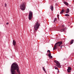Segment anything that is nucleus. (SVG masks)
Returning <instances> with one entry per match:
<instances>
[{
    "label": "nucleus",
    "mask_w": 74,
    "mask_h": 74,
    "mask_svg": "<svg viewBox=\"0 0 74 74\" xmlns=\"http://www.w3.org/2000/svg\"><path fill=\"white\" fill-rule=\"evenodd\" d=\"M55 69L56 70H58V67H56L55 68Z\"/></svg>",
    "instance_id": "4be33fe9"
},
{
    "label": "nucleus",
    "mask_w": 74,
    "mask_h": 74,
    "mask_svg": "<svg viewBox=\"0 0 74 74\" xmlns=\"http://www.w3.org/2000/svg\"><path fill=\"white\" fill-rule=\"evenodd\" d=\"M68 70H71V68L70 67H68Z\"/></svg>",
    "instance_id": "2eb2a0df"
},
{
    "label": "nucleus",
    "mask_w": 74,
    "mask_h": 74,
    "mask_svg": "<svg viewBox=\"0 0 74 74\" xmlns=\"http://www.w3.org/2000/svg\"><path fill=\"white\" fill-rule=\"evenodd\" d=\"M62 27H64V25H62Z\"/></svg>",
    "instance_id": "bb28decb"
},
{
    "label": "nucleus",
    "mask_w": 74,
    "mask_h": 74,
    "mask_svg": "<svg viewBox=\"0 0 74 74\" xmlns=\"http://www.w3.org/2000/svg\"><path fill=\"white\" fill-rule=\"evenodd\" d=\"M39 26H40V24L38 23V22L37 21L35 25L34 26V29L35 30H34V33L37 32V30H38V29Z\"/></svg>",
    "instance_id": "7ed1b4c3"
},
{
    "label": "nucleus",
    "mask_w": 74,
    "mask_h": 74,
    "mask_svg": "<svg viewBox=\"0 0 74 74\" xmlns=\"http://www.w3.org/2000/svg\"><path fill=\"white\" fill-rule=\"evenodd\" d=\"M50 9L52 11H53V6L52 5L51 6H50Z\"/></svg>",
    "instance_id": "9d476101"
},
{
    "label": "nucleus",
    "mask_w": 74,
    "mask_h": 74,
    "mask_svg": "<svg viewBox=\"0 0 74 74\" xmlns=\"http://www.w3.org/2000/svg\"><path fill=\"white\" fill-rule=\"evenodd\" d=\"M11 70L12 74H17L15 70H16L19 74L20 73V71L19 70V66L16 63H14L12 64Z\"/></svg>",
    "instance_id": "f257e3e1"
},
{
    "label": "nucleus",
    "mask_w": 74,
    "mask_h": 74,
    "mask_svg": "<svg viewBox=\"0 0 74 74\" xmlns=\"http://www.w3.org/2000/svg\"><path fill=\"white\" fill-rule=\"evenodd\" d=\"M5 7H7V4L5 3Z\"/></svg>",
    "instance_id": "5701e85b"
},
{
    "label": "nucleus",
    "mask_w": 74,
    "mask_h": 74,
    "mask_svg": "<svg viewBox=\"0 0 74 74\" xmlns=\"http://www.w3.org/2000/svg\"><path fill=\"white\" fill-rule=\"evenodd\" d=\"M13 44L14 46H15L16 45V42L14 40L13 41Z\"/></svg>",
    "instance_id": "0eeeda50"
},
{
    "label": "nucleus",
    "mask_w": 74,
    "mask_h": 74,
    "mask_svg": "<svg viewBox=\"0 0 74 74\" xmlns=\"http://www.w3.org/2000/svg\"><path fill=\"white\" fill-rule=\"evenodd\" d=\"M62 45H61V46H60V48L61 49L62 48Z\"/></svg>",
    "instance_id": "cd10ccee"
},
{
    "label": "nucleus",
    "mask_w": 74,
    "mask_h": 74,
    "mask_svg": "<svg viewBox=\"0 0 74 74\" xmlns=\"http://www.w3.org/2000/svg\"><path fill=\"white\" fill-rule=\"evenodd\" d=\"M57 16H57L58 18H59V15H58V14Z\"/></svg>",
    "instance_id": "412c9836"
},
{
    "label": "nucleus",
    "mask_w": 74,
    "mask_h": 74,
    "mask_svg": "<svg viewBox=\"0 0 74 74\" xmlns=\"http://www.w3.org/2000/svg\"><path fill=\"white\" fill-rule=\"evenodd\" d=\"M62 42H58L57 43H56L54 45V47L53 48V50H55V49H57L58 48V46H60V45H62Z\"/></svg>",
    "instance_id": "f03ea898"
},
{
    "label": "nucleus",
    "mask_w": 74,
    "mask_h": 74,
    "mask_svg": "<svg viewBox=\"0 0 74 74\" xmlns=\"http://www.w3.org/2000/svg\"><path fill=\"white\" fill-rule=\"evenodd\" d=\"M42 69L44 71H45V73H46V71H45V68H44V67H42Z\"/></svg>",
    "instance_id": "4468645a"
},
{
    "label": "nucleus",
    "mask_w": 74,
    "mask_h": 74,
    "mask_svg": "<svg viewBox=\"0 0 74 74\" xmlns=\"http://www.w3.org/2000/svg\"><path fill=\"white\" fill-rule=\"evenodd\" d=\"M73 42H74V39H73L70 42L71 44H72Z\"/></svg>",
    "instance_id": "ddd939ff"
},
{
    "label": "nucleus",
    "mask_w": 74,
    "mask_h": 74,
    "mask_svg": "<svg viewBox=\"0 0 74 74\" xmlns=\"http://www.w3.org/2000/svg\"><path fill=\"white\" fill-rule=\"evenodd\" d=\"M26 3L25 2H23L21 4L20 7L21 10L24 11L25 10L26 8Z\"/></svg>",
    "instance_id": "20e7f679"
},
{
    "label": "nucleus",
    "mask_w": 74,
    "mask_h": 74,
    "mask_svg": "<svg viewBox=\"0 0 74 74\" xmlns=\"http://www.w3.org/2000/svg\"><path fill=\"white\" fill-rule=\"evenodd\" d=\"M67 11H68V12H69L70 11V10H69V8H67V9L66 10Z\"/></svg>",
    "instance_id": "a211bd4d"
},
{
    "label": "nucleus",
    "mask_w": 74,
    "mask_h": 74,
    "mask_svg": "<svg viewBox=\"0 0 74 74\" xmlns=\"http://www.w3.org/2000/svg\"><path fill=\"white\" fill-rule=\"evenodd\" d=\"M54 62L56 63V66L58 68H61V65H60V62H59V61L55 60L54 61Z\"/></svg>",
    "instance_id": "39448f33"
},
{
    "label": "nucleus",
    "mask_w": 74,
    "mask_h": 74,
    "mask_svg": "<svg viewBox=\"0 0 74 74\" xmlns=\"http://www.w3.org/2000/svg\"><path fill=\"white\" fill-rule=\"evenodd\" d=\"M64 3L65 5H69V3H68L66 1H64Z\"/></svg>",
    "instance_id": "1a4fd4ad"
},
{
    "label": "nucleus",
    "mask_w": 74,
    "mask_h": 74,
    "mask_svg": "<svg viewBox=\"0 0 74 74\" xmlns=\"http://www.w3.org/2000/svg\"><path fill=\"white\" fill-rule=\"evenodd\" d=\"M65 16H69V15L68 14H65Z\"/></svg>",
    "instance_id": "dca6fc26"
},
{
    "label": "nucleus",
    "mask_w": 74,
    "mask_h": 74,
    "mask_svg": "<svg viewBox=\"0 0 74 74\" xmlns=\"http://www.w3.org/2000/svg\"><path fill=\"white\" fill-rule=\"evenodd\" d=\"M57 70L58 71V73H59V69H58Z\"/></svg>",
    "instance_id": "393cba45"
},
{
    "label": "nucleus",
    "mask_w": 74,
    "mask_h": 74,
    "mask_svg": "<svg viewBox=\"0 0 74 74\" xmlns=\"http://www.w3.org/2000/svg\"><path fill=\"white\" fill-rule=\"evenodd\" d=\"M47 52H49V53H51V52L50 51V50H48L47 51Z\"/></svg>",
    "instance_id": "aec40b11"
},
{
    "label": "nucleus",
    "mask_w": 74,
    "mask_h": 74,
    "mask_svg": "<svg viewBox=\"0 0 74 74\" xmlns=\"http://www.w3.org/2000/svg\"><path fill=\"white\" fill-rule=\"evenodd\" d=\"M56 5H57V3H56Z\"/></svg>",
    "instance_id": "c85d7f7f"
},
{
    "label": "nucleus",
    "mask_w": 74,
    "mask_h": 74,
    "mask_svg": "<svg viewBox=\"0 0 74 74\" xmlns=\"http://www.w3.org/2000/svg\"><path fill=\"white\" fill-rule=\"evenodd\" d=\"M69 12H68V11H67L66 12V14H68L69 13Z\"/></svg>",
    "instance_id": "b1692460"
},
{
    "label": "nucleus",
    "mask_w": 74,
    "mask_h": 74,
    "mask_svg": "<svg viewBox=\"0 0 74 74\" xmlns=\"http://www.w3.org/2000/svg\"><path fill=\"white\" fill-rule=\"evenodd\" d=\"M64 9H62V10L60 12V14H63V12H64Z\"/></svg>",
    "instance_id": "f8f14e48"
},
{
    "label": "nucleus",
    "mask_w": 74,
    "mask_h": 74,
    "mask_svg": "<svg viewBox=\"0 0 74 74\" xmlns=\"http://www.w3.org/2000/svg\"><path fill=\"white\" fill-rule=\"evenodd\" d=\"M66 30L65 28L62 29H61L60 32H64V30Z\"/></svg>",
    "instance_id": "9b49d317"
},
{
    "label": "nucleus",
    "mask_w": 74,
    "mask_h": 74,
    "mask_svg": "<svg viewBox=\"0 0 74 74\" xmlns=\"http://www.w3.org/2000/svg\"><path fill=\"white\" fill-rule=\"evenodd\" d=\"M70 70H69V69L67 70V72H68V73H70L71 72Z\"/></svg>",
    "instance_id": "f3484780"
},
{
    "label": "nucleus",
    "mask_w": 74,
    "mask_h": 74,
    "mask_svg": "<svg viewBox=\"0 0 74 74\" xmlns=\"http://www.w3.org/2000/svg\"><path fill=\"white\" fill-rule=\"evenodd\" d=\"M48 56L50 59H52V56H51V53H50L49 54Z\"/></svg>",
    "instance_id": "6e6552de"
},
{
    "label": "nucleus",
    "mask_w": 74,
    "mask_h": 74,
    "mask_svg": "<svg viewBox=\"0 0 74 74\" xmlns=\"http://www.w3.org/2000/svg\"><path fill=\"white\" fill-rule=\"evenodd\" d=\"M32 17H33V12L31 11H29L28 17L29 20H31Z\"/></svg>",
    "instance_id": "423d86ee"
},
{
    "label": "nucleus",
    "mask_w": 74,
    "mask_h": 74,
    "mask_svg": "<svg viewBox=\"0 0 74 74\" xmlns=\"http://www.w3.org/2000/svg\"><path fill=\"white\" fill-rule=\"evenodd\" d=\"M8 24H9L8 23H6V25H8Z\"/></svg>",
    "instance_id": "a878e982"
},
{
    "label": "nucleus",
    "mask_w": 74,
    "mask_h": 74,
    "mask_svg": "<svg viewBox=\"0 0 74 74\" xmlns=\"http://www.w3.org/2000/svg\"><path fill=\"white\" fill-rule=\"evenodd\" d=\"M57 20V19L56 18H55L54 19V20L53 22L55 23V21H56Z\"/></svg>",
    "instance_id": "6ab92c4d"
}]
</instances>
